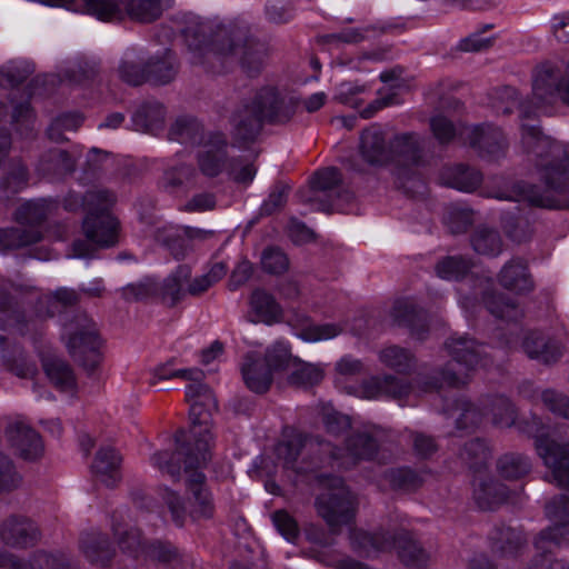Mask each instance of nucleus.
<instances>
[{
    "mask_svg": "<svg viewBox=\"0 0 569 569\" xmlns=\"http://www.w3.org/2000/svg\"><path fill=\"white\" fill-rule=\"evenodd\" d=\"M495 108L498 112L510 114L515 109L519 110L523 150L547 186V190L541 191L536 184L525 181L516 182L503 198L540 208H560L559 201L552 193L569 192V157L560 142L542 134L535 123L542 108H538L533 97L532 101L519 102L517 90L511 87L497 90Z\"/></svg>",
    "mask_w": 569,
    "mask_h": 569,
    "instance_id": "f257e3e1",
    "label": "nucleus"
},
{
    "mask_svg": "<svg viewBox=\"0 0 569 569\" xmlns=\"http://www.w3.org/2000/svg\"><path fill=\"white\" fill-rule=\"evenodd\" d=\"M184 431L176 433L177 448L173 452L167 450L158 451L151 456V463L163 475H168L173 481L181 479V463L188 476L187 488L193 497V508L190 516L194 519L211 518L214 512V505L210 491L206 487V476L201 471L211 458L210 447L207 439H199L197 448L190 442H181Z\"/></svg>",
    "mask_w": 569,
    "mask_h": 569,
    "instance_id": "f03ea898",
    "label": "nucleus"
},
{
    "mask_svg": "<svg viewBox=\"0 0 569 569\" xmlns=\"http://www.w3.org/2000/svg\"><path fill=\"white\" fill-rule=\"evenodd\" d=\"M445 346L449 356L461 369L456 370L450 362L438 375L419 376L418 385L426 392L438 390L445 385L453 388L465 386L468 382L469 371L490 363L486 347L467 335L452 336Z\"/></svg>",
    "mask_w": 569,
    "mask_h": 569,
    "instance_id": "7ed1b4c3",
    "label": "nucleus"
},
{
    "mask_svg": "<svg viewBox=\"0 0 569 569\" xmlns=\"http://www.w3.org/2000/svg\"><path fill=\"white\" fill-rule=\"evenodd\" d=\"M88 214L83 220V231L87 240L73 242V257L88 258L92 246L110 247L117 241L118 222L110 213L116 202V196L106 189H94L87 192Z\"/></svg>",
    "mask_w": 569,
    "mask_h": 569,
    "instance_id": "20e7f679",
    "label": "nucleus"
},
{
    "mask_svg": "<svg viewBox=\"0 0 569 569\" xmlns=\"http://www.w3.org/2000/svg\"><path fill=\"white\" fill-rule=\"evenodd\" d=\"M392 546L407 567L420 568L428 561L427 552L409 532L401 531L390 537L385 532L358 530V557H372Z\"/></svg>",
    "mask_w": 569,
    "mask_h": 569,
    "instance_id": "39448f33",
    "label": "nucleus"
},
{
    "mask_svg": "<svg viewBox=\"0 0 569 569\" xmlns=\"http://www.w3.org/2000/svg\"><path fill=\"white\" fill-rule=\"evenodd\" d=\"M518 428L535 438L537 453L551 471L552 481L559 487L569 488V443L545 435L543 425L536 416L530 421L519 422Z\"/></svg>",
    "mask_w": 569,
    "mask_h": 569,
    "instance_id": "423d86ee",
    "label": "nucleus"
},
{
    "mask_svg": "<svg viewBox=\"0 0 569 569\" xmlns=\"http://www.w3.org/2000/svg\"><path fill=\"white\" fill-rule=\"evenodd\" d=\"M64 336L70 356L88 372H93L100 362V340L94 322L87 315H79L64 325Z\"/></svg>",
    "mask_w": 569,
    "mask_h": 569,
    "instance_id": "0eeeda50",
    "label": "nucleus"
},
{
    "mask_svg": "<svg viewBox=\"0 0 569 569\" xmlns=\"http://www.w3.org/2000/svg\"><path fill=\"white\" fill-rule=\"evenodd\" d=\"M312 194L306 200L315 210L333 212L342 209L343 203L351 199L345 188L342 172L336 167H327L313 173L310 179Z\"/></svg>",
    "mask_w": 569,
    "mask_h": 569,
    "instance_id": "6e6552de",
    "label": "nucleus"
},
{
    "mask_svg": "<svg viewBox=\"0 0 569 569\" xmlns=\"http://www.w3.org/2000/svg\"><path fill=\"white\" fill-rule=\"evenodd\" d=\"M186 398L190 403V420L192 423L191 439L186 441V436L181 442H190L192 448H197L199 439H207L208 447L212 440L209 422L213 411L217 410V401L211 389L201 381L189 383L186 389Z\"/></svg>",
    "mask_w": 569,
    "mask_h": 569,
    "instance_id": "1a4fd4ad",
    "label": "nucleus"
},
{
    "mask_svg": "<svg viewBox=\"0 0 569 569\" xmlns=\"http://www.w3.org/2000/svg\"><path fill=\"white\" fill-rule=\"evenodd\" d=\"M315 506L332 530L349 523L355 517L351 492L340 478L331 480L330 487L316 498Z\"/></svg>",
    "mask_w": 569,
    "mask_h": 569,
    "instance_id": "9d476101",
    "label": "nucleus"
},
{
    "mask_svg": "<svg viewBox=\"0 0 569 569\" xmlns=\"http://www.w3.org/2000/svg\"><path fill=\"white\" fill-rule=\"evenodd\" d=\"M251 103L264 122L270 124L288 123L300 109V99L274 87L261 88Z\"/></svg>",
    "mask_w": 569,
    "mask_h": 569,
    "instance_id": "9b49d317",
    "label": "nucleus"
},
{
    "mask_svg": "<svg viewBox=\"0 0 569 569\" xmlns=\"http://www.w3.org/2000/svg\"><path fill=\"white\" fill-rule=\"evenodd\" d=\"M426 140L415 132L396 134L390 141L389 159L396 164V176L405 187V181L413 176V169L425 164Z\"/></svg>",
    "mask_w": 569,
    "mask_h": 569,
    "instance_id": "f8f14e48",
    "label": "nucleus"
},
{
    "mask_svg": "<svg viewBox=\"0 0 569 569\" xmlns=\"http://www.w3.org/2000/svg\"><path fill=\"white\" fill-rule=\"evenodd\" d=\"M228 139L220 131L209 132L206 141L201 144L202 149L197 153V166L201 174L207 178H216L227 170Z\"/></svg>",
    "mask_w": 569,
    "mask_h": 569,
    "instance_id": "ddd939ff",
    "label": "nucleus"
},
{
    "mask_svg": "<svg viewBox=\"0 0 569 569\" xmlns=\"http://www.w3.org/2000/svg\"><path fill=\"white\" fill-rule=\"evenodd\" d=\"M532 93L543 112L557 101L569 107V73H537L532 81Z\"/></svg>",
    "mask_w": 569,
    "mask_h": 569,
    "instance_id": "4468645a",
    "label": "nucleus"
},
{
    "mask_svg": "<svg viewBox=\"0 0 569 569\" xmlns=\"http://www.w3.org/2000/svg\"><path fill=\"white\" fill-rule=\"evenodd\" d=\"M40 539L39 527L27 517L12 515L0 523V540L9 548H32Z\"/></svg>",
    "mask_w": 569,
    "mask_h": 569,
    "instance_id": "2eb2a0df",
    "label": "nucleus"
},
{
    "mask_svg": "<svg viewBox=\"0 0 569 569\" xmlns=\"http://www.w3.org/2000/svg\"><path fill=\"white\" fill-rule=\"evenodd\" d=\"M180 64L170 49H163L154 54L142 50H127L119 64V71H172Z\"/></svg>",
    "mask_w": 569,
    "mask_h": 569,
    "instance_id": "dca6fc26",
    "label": "nucleus"
},
{
    "mask_svg": "<svg viewBox=\"0 0 569 569\" xmlns=\"http://www.w3.org/2000/svg\"><path fill=\"white\" fill-rule=\"evenodd\" d=\"M216 237V231L192 227L163 228L158 230L157 240L164 244L177 258H183L190 250L192 243H202Z\"/></svg>",
    "mask_w": 569,
    "mask_h": 569,
    "instance_id": "f3484780",
    "label": "nucleus"
},
{
    "mask_svg": "<svg viewBox=\"0 0 569 569\" xmlns=\"http://www.w3.org/2000/svg\"><path fill=\"white\" fill-rule=\"evenodd\" d=\"M387 433L378 427L358 429V461L372 460L385 465L391 459Z\"/></svg>",
    "mask_w": 569,
    "mask_h": 569,
    "instance_id": "a211bd4d",
    "label": "nucleus"
},
{
    "mask_svg": "<svg viewBox=\"0 0 569 569\" xmlns=\"http://www.w3.org/2000/svg\"><path fill=\"white\" fill-rule=\"evenodd\" d=\"M523 352L531 360L543 365L556 363L563 355L561 342L539 331L529 332L522 341Z\"/></svg>",
    "mask_w": 569,
    "mask_h": 569,
    "instance_id": "6ab92c4d",
    "label": "nucleus"
},
{
    "mask_svg": "<svg viewBox=\"0 0 569 569\" xmlns=\"http://www.w3.org/2000/svg\"><path fill=\"white\" fill-rule=\"evenodd\" d=\"M221 54L227 61H238L239 66L248 71H258L263 68L268 57L264 44L252 39H246L243 43L232 39L228 49H223Z\"/></svg>",
    "mask_w": 569,
    "mask_h": 569,
    "instance_id": "aec40b11",
    "label": "nucleus"
},
{
    "mask_svg": "<svg viewBox=\"0 0 569 569\" xmlns=\"http://www.w3.org/2000/svg\"><path fill=\"white\" fill-rule=\"evenodd\" d=\"M7 436L19 456L26 460H36L43 452L40 435L21 421L10 423Z\"/></svg>",
    "mask_w": 569,
    "mask_h": 569,
    "instance_id": "412c9836",
    "label": "nucleus"
},
{
    "mask_svg": "<svg viewBox=\"0 0 569 569\" xmlns=\"http://www.w3.org/2000/svg\"><path fill=\"white\" fill-rule=\"evenodd\" d=\"M391 316L396 325L408 328L416 339L423 340L426 338L428 332L427 315L412 301L408 299L396 301Z\"/></svg>",
    "mask_w": 569,
    "mask_h": 569,
    "instance_id": "4be33fe9",
    "label": "nucleus"
},
{
    "mask_svg": "<svg viewBox=\"0 0 569 569\" xmlns=\"http://www.w3.org/2000/svg\"><path fill=\"white\" fill-rule=\"evenodd\" d=\"M122 457L112 447H101L93 459L91 471L97 481L107 487H114L121 479Z\"/></svg>",
    "mask_w": 569,
    "mask_h": 569,
    "instance_id": "5701e85b",
    "label": "nucleus"
},
{
    "mask_svg": "<svg viewBox=\"0 0 569 569\" xmlns=\"http://www.w3.org/2000/svg\"><path fill=\"white\" fill-rule=\"evenodd\" d=\"M264 121L251 103L243 104L232 117V137L239 143L253 142L262 130Z\"/></svg>",
    "mask_w": 569,
    "mask_h": 569,
    "instance_id": "b1692460",
    "label": "nucleus"
},
{
    "mask_svg": "<svg viewBox=\"0 0 569 569\" xmlns=\"http://www.w3.org/2000/svg\"><path fill=\"white\" fill-rule=\"evenodd\" d=\"M313 442L321 445L317 438L308 437L296 429L287 428L282 440L276 446L277 458L282 461L284 468L295 469L302 449L307 446L311 447Z\"/></svg>",
    "mask_w": 569,
    "mask_h": 569,
    "instance_id": "393cba45",
    "label": "nucleus"
},
{
    "mask_svg": "<svg viewBox=\"0 0 569 569\" xmlns=\"http://www.w3.org/2000/svg\"><path fill=\"white\" fill-rule=\"evenodd\" d=\"M466 140L469 141L471 147L490 156L499 154L507 147V140L502 131L491 124L468 128Z\"/></svg>",
    "mask_w": 569,
    "mask_h": 569,
    "instance_id": "a878e982",
    "label": "nucleus"
},
{
    "mask_svg": "<svg viewBox=\"0 0 569 569\" xmlns=\"http://www.w3.org/2000/svg\"><path fill=\"white\" fill-rule=\"evenodd\" d=\"M499 283L507 290L517 293H528L533 289V281L528 266L522 259H511L498 274Z\"/></svg>",
    "mask_w": 569,
    "mask_h": 569,
    "instance_id": "bb28decb",
    "label": "nucleus"
},
{
    "mask_svg": "<svg viewBox=\"0 0 569 569\" xmlns=\"http://www.w3.org/2000/svg\"><path fill=\"white\" fill-rule=\"evenodd\" d=\"M190 277L191 269L188 266H179L161 284H158L156 297L168 307H174L186 298V284Z\"/></svg>",
    "mask_w": 569,
    "mask_h": 569,
    "instance_id": "cd10ccee",
    "label": "nucleus"
},
{
    "mask_svg": "<svg viewBox=\"0 0 569 569\" xmlns=\"http://www.w3.org/2000/svg\"><path fill=\"white\" fill-rule=\"evenodd\" d=\"M131 120L134 130L157 134L164 127L166 109L158 101H146L137 108Z\"/></svg>",
    "mask_w": 569,
    "mask_h": 569,
    "instance_id": "c85d7f7f",
    "label": "nucleus"
},
{
    "mask_svg": "<svg viewBox=\"0 0 569 569\" xmlns=\"http://www.w3.org/2000/svg\"><path fill=\"white\" fill-rule=\"evenodd\" d=\"M241 371L243 380L250 390L257 393H263L269 390L272 383V375L262 358L253 353L247 355Z\"/></svg>",
    "mask_w": 569,
    "mask_h": 569,
    "instance_id": "c756f323",
    "label": "nucleus"
},
{
    "mask_svg": "<svg viewBox=\"0 0 569 569\" xmlns=\"http://www.w3.org/2000/svg\"><path fill=\"white\" fill-rule=\"evenodd\" d=\"M382 477L391 490L403 493L416 492L425 483L422 472L408 466L389 468Z\"/></svg>",
    "mask_w": 569,
    "mask_h": 569,
    "instance_id": "7c9ffc66",
    "label": "nucleus"
},
{
    "mask_svg": "<svg viewBox=\"0 0 569 569\" xmlns=\"http://www.w3.org/2000/svg\"><path fill=\"white\" fill-rule=\"evenodd\" d=\"M59 209L52 200H29L22 203L14 212V220L20 224L39 226Z\"/></svg>",
    "mask_w": 569,
    "mask_h": 569,
    "instance_id": "2f4dec72",
    "label": "nucleus"
},
{
    "mask_svg": "<svg viewBox=\"0 0 569 569\" xmlns=\"http://www.w3.org/2000/svg\"><path fill=\"white\" fill-rule=\"evenodd\" d=\"M42 367L54 388L66 392L76 389V376L67 361L58 357H46L42 359Z\"/></svg>",
    "mask_w": 569,
    "mask_h": 569,
    "instance_id": "473e14b6",
    "label": "nucleus"
},
{
    "mask_svg": "<svg viewBox=\"0 0 569 569\" xmlns=\"http://www.w3.org/2000/svg\"><path fill=\"white\" fill-rule=\"evenodd\" d=\"M207 134L202 124L191 117L178 118L168 131L169 140L190 146L203 144Z\"/></svg>",
    "mask_w": 569,
    "mask_h": 569,
    "instance_id": "72a5a7b5",
    "label": "nucleus"
},
{
    "mask_svg": "<svg viewBox=\"0 0 569 569\" xmlns=\"http://www.w3.org/2000/svg\"><path fill=\"white\" fill-rule=\"evenodd\" d=\"M473 498L482 510H490L507 501L509 489L493 479H481L475 483Z\"/></svg>",
    "mask_w": 569,
    "mask_h": 569,
    "instance_id": "f704fd0d",
    "label": "nucleus"
},
{
    "mask_svg": "<svg viewBox=\"0 0 569 569\" xmlns=\"http://www.w3.org/2000/svg\"><path fill=\"white\" fill-rule=\"evenodd\" d=\"M441 178L446 184L466 192L476 190L482 181L480 171L462 163L446 167Z\"/></svg>",
    "mask_w": 569,
    "mask_h": 569,
    "instance_id": "c9c22d12",
    "label": "nucleus"
},
{
    "mask_svg": "<svg viewBox=\"0 0 569 569\" xmlns=\"http://www.w3.org/2000/svg\"><path fill=\"white\" fill-rule=\"evenodd\" d=\"M84 557L93 565L106 566L113 557L108 537L100 532L84 533L80 540Z\"/></svg>",
    "mask_w": 569,
    "mask_h": 569,
    "instance_id": "e433bc0d",
    "label": "nucleus"
},
{
    "mask_svg": "<svg viewBox=\"0 0 569 569\" xmlns=\"http://www.w3.org/2000/svg\"><path fill=\"white\" fill-rule=\"evenodd\" d=\"M486 309L499 320L517 322L523 317L519 305L505 293L489 292L483 297Z\"/></svg>",
    "mask_w": 569,
    "mask_h": 569,
    "instance_id": "4c0bfd02",
    "label": "nucleus"
},
{
    "mask_svg": "<svg viewBox=\"0 0 569 569\" xmlns=\"http://www.w3.org/2000/svg\"><path fill=\"white\" fill-rule=\"evenodd\" d=\"M0 365L21 378L33 377L37 371L34 365L26 361L22 350L17 346L11 347L2 336H0Z\"/></svg>",
    "mask_w": 569,
    "mask_h": 569,
    "instance_id": "58836bf2",
    "label": "nucleus"
},
{
    "mask_svg": "<svg viewBox=\"0 0 569 569\" xmlns=\"http://www.w3.org/2000/svg\"><path fill=\"white\" fill-rule=\"evenodd\" d=\"M480 405L487 413H491L492 423L499 428H509L516 425L517 412L511 401L505 396H488L481 399Z\"/></svg>",
    "mask_w": 569,
    "mask_h": 569,
    "instance_id": "ea45409f",
    "label": "nucleus"
},
{
    "mask_svg": "<svg viewBox=\"0 0 569 569\" xmlns=\"http://www.w3.org/2000/svg\"><path fill=\"white\" fill-rule=\"evenodd\" d=\"M28 181L27 167L20 161H13L0 179V200L10 202L17 193L28 186Z\"/></svg>",
    "mask_w": 569,
    "mask_h": 569,
    "instance_id": "a19ab883",
    "label": "nucleus"
},
{
    "mask_svg": "<svg viewBox=\"0 0 569 569\" xmlns=\"http://www.w3.org/2000/svg\"><path fill=\"white\" fill-rule=\"evenodd\" d=\"M251 311L256 318L253 322L262 321L264 323H273L281 316V308L273 296L262 289H256L250 297Z\"/></svg>",
    "mask_w": 569,
    "mask_h": 569,
    "instance_id": "79ce46f5",
    "label": "nucleus"
},
{
    "mask_svg": "<svg viewBox=\"0 0 569 569\" xmlns=\"http://www.w3.org/2000/svg\"><path fill=\"white\" fill-rule=\"evenodd\" d=\"M492 548L502 556H515L527 542L525 535L511 527H497L490 537Z\"/></svg>",
    "mask_w": 569,
    "mask_h": 569,
    "instance_id": "37998d69",
    "label": "nucleus"
},
{
    "mask_svg": "<svg viewBox=\"0 0 569 569\" xmlns=\"http://www.w3.org/2000/svg\"><path fill=\"white\" fill-rule=\"evenodd\" d=\"M530 459L519 452H507L497 460V471L499 476L507 480H518L531 471Z\"/></svg>",
    "mask_w": 569,
    "mask_h": 569,
    "instance_id": "c03bdc74",
    "label": "nucleus"
},
{
    "mask_svg": "<svg viewBox=\"0 0 569 569\" xmlns=\"http://www.w3.org/2000/svg\"><path fill=\"white\" fill-rule=\"evenodd\" d=\"M380 362L397 371L398 373H409L416 367L415 355L400 346H387L379 352Z\"/></svg>",
    "mask_w": 569,
    "mask_h": 569,
    "instance_id": "a18cd8bd",
    "label": "nucleus"
},
{
    "mask_svg": "<svg viewBox=\"0 0 569 569\" xmlns=\"http://www.w3.org/2000/svg\"><path fill=\"white\" fill-rule=\"evenodd\" d=\"M470 241L477 253L487 257H497L503 248V241L499 231L486 226L477 228Z\"/></svg>",
    "mask_w": 569,
    "mask_h": 569,
    "instance_id": "49530a36",
    "label": "nucleus"
},
{
    "mask_svg": "<svg viewBox=\"0 0 569 569\" xmlns=\"http://www.w3.org/2000/svg\"><path fill=\"white\" fill-rule=\"evenodd\" d=\"M361 153L372 164L389 160V154L385 150V138L379 129L370 128L362 131Z\"/></svg>",
    "mask_w": 569,
    "mask_h": 569,
    "instance_id": "de8ad7c7",
    "label": "nucleus"
},
{
    "mask_svg": "<svg viewBox=\"0 0 569 569\" xmlns=\"http://www.w3.org/2000/svg\"><path fill=\"white\" fill-rule=\"evenodd\" d=\"M38 170L46 176H63L74 170V161L67 151L52 149L42 156Z\"/></svg>",
    "mask_w": 569,
    "mask_h": 569,
    "instance_id": "09e8293b",
    "label": "nucleus"
},
{
    "mask_svg": "<svg viewBox=\"0 0 569 569\" xmlns=\"http://www.w3.org/2000/svg\"><path fill=\"white\" fill-rule=\"evenodd\" d=\"M561 546H569V520L541 530L535 539L537 551L551 552Z\"/></svg>",
    "mask_w": 569,
    "mask_h": 569,
    "instance_id": "8fccbe9b",
    "label": "nucleus"
},
{
    "mask_svg": "<svg viewBox=\"0 0 569 569\" xmlns=\"http://www.w3.org/2000/svg\"><path fill=\"white\" fill-rule=\"evenodd\" d=\"M471 259L463 256H448L440 259L436 266V274L445 280H461L472 269Z\"/></svg>",
    "mask_w": 569,
    "mask_h": 569,
    "instance_id": "3c124183",
    "label": "nucleus"
},
{
    "mask_svg": "<svg viewBox=\"0 0 569 569\" xmlns=\"http://www.w3.org/2000/svg\"><path fill=\"white\" fill-rule=\"evenodd\" d=\"M491 452L486 442L479 438L465 443L460 450L459 457L462 462L473 471L485 469L490 459Z\"/></svg>",
    "mask_w": 569,
    "mask_h": 569,
    "instance_id": "603ef678",
    "label": "nucleus"
},
{
    "mask_svg": "<svg viewBox=\"0 0 569 569\" xmlns=\"http://www.w3.org/2000/svg\"><path fill=\"white\" fill-rule=\"evenodd\" d=\"M41 238V232L36 229H0V250L30 246L40 241Z\"/></svg>",
    "mask_w": 569,
    "mask_h": 569,
    "instance_id": "864d4df0",
    "label": "nucleus"
},
{
    "mask_svg": "<svg viewBox=\"0 0 569 569\" xmlns=\"http://www.w3.org/2000/svg\"><path fill=\"white\" fill-rule=\"evenodd\" d=\"M112 529L123 552H128L134 558L147 553L148 547L142 542L141 533L138 529L130 528L129 530H122L121 526L118 523H113Z\"/></svg>",
    "mask_w": 569,
    "mask_h": 569,
    "instance_id": "5fc2aeb1",
    "label": "nucleus"
},
{
    "mask_svg": "<svg viewBox=\"0 0 569 569\" xmlns=\"http://www.w3.org/2000/svg\"><path fill=\"white\" fill-rule=\"evenodd\" d=\"M196 169L188 163H180L168 168L162 176L161 187L168 192H174L183 186L186 181H190L196 177Z\"/></svg>",
    "mask_w": 569,
    "mask_h": 569,
    "instance_id": "6e6d98bb",
    "label": "nucleus"
},
{
    "mask_svg": "<svg viewBox=\"0 0 569 569\" xmlns=\"http://www.w3.org/2000/svg\"><path fill=\"white\" fill-rule=\"evenodd\" d=\"M226 274V268L222 263H216L211 269L199 277H196L186 284L187 295L199 297L203 295L211 286L218 282Z\"/></svg>",
    "mask_w": 569,
    "mask_h": 569,
    "instance_id": "4d7b16f0",
    "label": "nucleus"
},
{
    "mask_svg": "<svg viewBox=\"0 0 569 569\" xmlns=\"http://www.w3.org/2000/svg\"><path fill=\"white\" fill-rule=\"evenodd\" d=\"M341 332L342 328L337 323H309L302 327L297 335L307 342H317L332 339Z\"/></svg>",
    "mask_w": 569,
    "mask_h": 569,
    "instance_id": "13d9d810",
    "label": "nucleus"
},
{
    "mask_svg": "<svg viewBox=\"0 0 569 569\" xmlns=\"http://www.w3.org/2000/svg\"><path fill=\"white\" fill-rule=\"evenodd\" d=\"M163 0H136L128 6L129 14L140 22H152L162 13Z\"/></svg>",
    "mask_w": 569,
    "mask_h": 569,
    "instance_id": "bf43d9fd",
    "label": "nucleus"
},
{
    "mask_svg": "<svg viewBox=\"0 0 569 569\" xmlns=\"http://www.w3.org/2000/svg\"><path fill=\"white\" fill-rule=\"evenodd\" d=\"M457 410L460 411L457 418V428L458 429H472L478 427L486 411L482 406L478 407L467 400H458L456 402Z\"/></svg>",
    "mask_w": 569,
    "mask_h": 569,
    "instance_id": "052dcab7",
    "label": "nucleus"
},
{
    "mask_svg": "<svg viewBox=\"0 0 569 569\" xmlns=\"http://www.w3.org/2000/svg\"><path fill=\"white\" fill-rule=\"evenodd\" d=\"M430 128L435 138L442 144L449 143L459 133L466 136V127L457 128L453 122L443 116H437L431 118Z\"/></svg>",
    "mask_w": 569,
    "mask_h": 569,
    "instance_id": "680f3d73",
    "label": "nucleus"
},
{
    "mask_svg": "<svg viewBox=\"0 0 569 569\" xmlns=\"http://www.w3.org/2000/svg\"><path fill=\"white\" fill-rule=\"evenodd\" d=\"M22 477L12 459L0 452V493L9 492L20 487Z\"/></svg>",
    "mask_w": 569,
    "mask_h": 569,
    "instance_id": "e2e57ef3",
    "label": "nucleus"
},
{
    "mask_svg": "<svg viewBox=\"0 0 569 569\" xmlns=\"http://www.w3.org/2000/svg\"><path fill=\"white\" fill-rule=\"evenodd\" d=\"M295 369L289 375V381L296 386H312L323 378L322 370L311 363H292Z\"/></svg>",
    "mask_w": 569,
    "mask_h": 569,
    "instance_id": "0e129e2a",
    "label": "nucleus"
},
{
    "mask_svg": "<svg viewBox=\"0 0 569 569\" xmlns=\"http://www.w3.org/2000/svg\"><path fill=\"white\" fill-rule=\"evenodd\" d=\"M262 269L270 274H282L289 269L287 254L277 247H269L261 254Z\"/></svg>",
    "mask_w": 569,
    "mask_h": 569,
    "instance_id": "69168bd1",
    "label": "nucleus"
},
{
    "mask_svg": "<svg viewBox=\"0 0 569 569\" xmlns=\"http://www.w3.org/2000/svg\"><path fill=\"white\" fill-rule=\"evenodd\" d=\"M227 172L234 182L249 184L256 177L257 168L252 161L238 157L229 160Z\"/></svg>",
    "mask_w": 569,
    "mask_h": 569,
    "instance_id": "338daca9",
    "label": "nucleus"
},
{
    "mask_svg": "<svg viewBox=\"0 0 569 569\" xmlns=\"http://www.w3.org/2000/svg\"><path fill=\"white\" fill-rule=\"evenodd\" d=\"M262 360L270 368L271 375L277 371L287 370L293 363L290 351L283 343H276L269 348Z\"/></svg>",
    "mask_w": 569,
    "mask_h": 569,
    "instance_id": "774afa93",
    "label": "nucleus"
}]
</instances>
